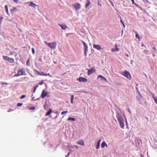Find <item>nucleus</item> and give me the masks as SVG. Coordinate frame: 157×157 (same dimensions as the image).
I'll use <instances>...</instances> for the list:
<instances>
[{
  "mask_svg": "<svg viewBox=\"0 0 157 157\" xmlns=\"http://www.w3.org/2000/svg\"><path fill=\"white\" fill-rule=\"evenodd\" d=\"M116 117L121 128H123L124 127V121L123 117L121 115L119 114H117Z\"/></svg>",
  "mask_w": 157,
  "mask_h": 157,
  "instance_id": "obj_1",
  "label": "nucleus"
},
{
  "mask_svg": "<svg viewBox=\"0 0 157 157\" xmlns=\"http://www.w3.org/2000/svg\"><path fill=\"white\" fill-rule=\"evenodd\" d=\"M74 98V95H72L71 96V104H73V99Z\"/></svg>",
  "mask_w": 157,
  "mask_h": 157,
  "instance_id": "obj_22",
  "label": "nucleus"
},
{
  "mask_svg": "<svg viewBox=\"0 0 157 157\" xmlns=\"http://www.w3.org/2000/svg\"><path fill=\"white\" fill-rule=\"evenodd\" d=\"M120 19H121L120 21H121V23L122 24H123V23H124L123 22V21L121 18V17H120Z\"/></svg>",
  "mask_w": 157,
  "mask_h": 157,
  "instance_id": "obj_38",
  "label": "nucleus"
},
{
  "mask_svg": "<svg viewBox=\"0 0 157 157\" xmlns=\"http://www.w3.org/2000/svg\"><path fill=\"white\" fill-rule=\"evenodd\" d=\"M16 8L15 7H13V9L12 10H16Z\"/></svg>",
  "mask_w": 157,
  "mask_h": 157,
  "instance_id": "obj_41",
  "label": "nucleus"
},
{
  "mask_svg": "<svg viewBox=\"0 0 157 157\" xmlns=\"http://www.w3.org/2000/svg\"><path fill=\"white\" fill-rule=\"evenodd\" d=\"M75 8L76 11L78 12V10L80 8L81 5L78 3H76L72 5Z\"/></svg>",
  "mask_w": 157,
  "mask_h": 157,
  "instance_id": "obj_3",
  "label": "nucleus"
},
{
  "mask_svg": "<svg viewBox=\"0 0 157 157\" xmlns=\"http://www.w3.org/2000/svg\"><path fill=\"white\" fill-rule=\"evenodd\" d=\"M132 3L133 4H134V0H131Z\"/></svg>",
  "mask_w": 157,
  "mask_h": 157,
  "instance_id": "obj_46",
  "label": "nucleus"
},
{
  "mask_svg": "<svg viewBox=\"0 0 157 157\" xmlns=\"http://www.w3.org/2000/svg\"><path fill=\"white\" fill-rule=\"evenodd\" d=\"M99 77H101V80H105L106 82H107V80H106V78H105V77H103L101 75H100L98 76V78H99Z\"/></svg>",
  "mask_w": 157,
  "mask_h": 157,
  "instance_id": "obj_19",
  "label": "nucleus"
},
{
  "mask_svg": "<svg viewBox=\"0 0 157 157\" xmlns=\"http://www.w3.org/2000/svg\"><path fill=\"white\" fill-rule=\"evenodd\" d=\"M35 71H36L38 73V74L40 75L45 76H46L48 75V76H50V75L49 73H48V74H44V72H41L40 73L39 71H37L36 70H35Z\"/></svg>",
  "mask_w": 157,
  "mask_h": 157,
  "instance_id": "obj_10",
  "label": "nucleus"
},
{
  "mask_svg": "<svg viewBox=\"0 0 157 157\" xmlns=\"http://www.w3.org/2000/svg\"><path fill=\"white\" fill-rule=\"evenodd\" d=\"M98 4L99 5L101 6H102L101 4L99 3V2L98 3Z\"/></svg>",
  "mask_w": 157,
  "mask_h": 157,
  "instance_id": "obj_47",
  "label": "nucleus"
},
{
  "mask_svg": "<svg viewBox=\"0 0 157 157\" xmlns=\"http://www.w3.org/2000/svg\"><path fill=\"white\" fill-rule=\"evenodd\" d=\"M25 95H23L21 96L20 98V99H22V98H25Z\"/></svg>",
  "mask_w": 157,
  "mask_h": 157,
  "instance_id": "obj_31",
  "label": "nucleus"
},
{
  "mask_svg": "<svg viewBox=\"0 0 157 157\" xmlns=\"http://www.w3.org/2000/svg\"><path fill=\"white\" fill-rule=\"evenodd\" d=\"M70 152H69L67 155H65V157H68L69 155H70Z\"/></svg>",
  "mask_w": 157,
  "mask_h": 157,
  "instance_id": "obj_39",
  "label": "nucleus"
},
{
  "mask_svg": "<svg viewBox=\"0 0 157 157\" xmlns=\"http://www.w3.org/2000/svg\"><path fill=\"white\" fill-rule=\"evenodd\" d=\"M141 46H142V47L144 46L145 47V46L144 45V44H142Z\"/></svg>",
  "mask_w": 157,
  "mask_h": 157,
  "instance_id": "obj_48",
  "label": "nucleus"
},
{
  "mask_svg": "<svg viewBox=\"0 0 157 157\" xmlns=\"http://www.w3.org/2000/svg\"><path fill=\"white\" fill-rule=\"evenodd\" d=\"M5 8L6 10V13L7 14H8V6L7 5H6L5 6Z\"/></svg>",
  "mask_w": 157,
  "mask_h": 157,
  "instance_id": "obj_23",
  "label": "nucleus"
},
{
  "mask_svg": "<svg viewBox=\"0 0 157 157\" xmlns=\"http://www.w3.org/2000/svg\"><path fill=\"white\" fill-rule=\"evenodd\" d=\"M123 75L126 77L128 79H131L132 77L130 73L128 71H124Z\"/></svg>",
  "mask_w": 157,
  "mask_h": 157,
  "instance_id": "obj_5",
  "label": "nucleus"
},
{
  "mask_svg": "<svg viewBox=\"0 0 157 157\" xmlns=\"http://www.w3.org/2000/svg\"><path fill=\"white\" fill-rule=\"evenodd\" d=\"M144 52H145V53H147L148 52V51L147 50H144Z\"/></svg>",
  "mask_w": 157,
  "mask_h": 157,
  "instance_id": "obj_49",
  "label": "nucleus"
},
{
  "mask_svg": "<svg viewBox=\"0 0 157 157\" xmlns=\"http://www.w3.org/2000/svg\"><path fill=\"white\" fill-rule=\"evenodd\" d=\"M26 64L27 65H30V61H29V59L28 60L27 62V63H26Z\"/></svg>",
  "mask_w": 157,
  "mask_h": 157,
  "instance_id": "obj_33",
  "label": "nucleus"
},
{
  "mask_svg": "<svg viewBox=\"0 0 157 157\" xmlns=\"http://www.w3.org/2000/svg\"><path fill=\"white\" fill-rule=\"evenodd\" d=\"M105 146H106V147H107V145L105 142L104 141L101 143V147L102 148H103Z\"/></svg>",
  "mask_w": 157,
  "mask_h": 157,
  "instance_id": "obj_17",
  "label": "nucleus"
},
{
  "mask_svg": "<svg viewBox=\"0 0 157 157\" xmlns=\"http://www.w3.org/2000/svg\"><path fill=\"white\" fill-rule=\"evenodd\" d=\"M73 147H74L76 148L77 149H78V146L77 145H74Z\"/></svg>",
  "mask_w": 157,
  "mask_h": 157,
  "instance_id": "obj_37",
  "label": "nucleus"
},
{
  "mask_svg": "<svg viewBox=\"0 0 157 157\" xmlns=\"http://www.w3.org/2000/svg\"><path fill=\"white\" fill-rule=\"evenodd\" d=\"M30 109L31 110H34L35 109V107H32L30 108Z\"/></svg>",
  "mask_w": 157,
  "mask_h": 157,
  "instance_id": "obj_35",
  "label": "nucleus"
},
{
  "mask_svg": "<svg viewBox=\"0 0 157 157\" xmlns=\"http://www.w3.org/2000/svg\"><path fill=\"white\" fill-rule=\"evenodd\" d=\"M13 1L16 3H17L18 1V0H13Z\"/></svg>",
  "mask_w": 157,
  "mask_h": 157,
  "instance_id": "obj_42",
  "label": "nucleus"
},
{
  "mask_svg": "<svg viewBox=\"0 0 157 157\" xmlns=\"http://www.w3.org/2000/svg\"><path fill=\"white\" fill-rule=\"evenodd\" d=\"M33 99H34V97H33L32 99V100H33Z\"/></svg>",
  "mask_w": 157,
  "mask_h": 157,
  "instance_id": "obj_52",
  "label": "nucleus"
},
{
  "mask_svg": "<svg viewBox=\"0 0 157 157\" xmlns=\"http://www.w3.org/2000/svg\"><path fill=\"white\" fill-rule=\"evenodd\" d=\"M125 121H126V123H127V120L126 119L125 120Z\"/></svg>",
  "mask_w": 157,
  "mask_h": 157,
  "instance_id": "obj_53",
  "label": "nucleus"
},
{
  "mask_svg": "<svg viewBox=\"0 0 157 157\" xmlns=\"http://www.w3.org/2000/svg\"><path fill=\"white\" fill-rule=\"evenodd\" d=\"M3 19V18L2 17L0 16V23H1Z\"/></svg>",
  "mask_w": 157,
  "mask_h": 157,
  "instance_id": "obj_30",
  "label": "nucleus"
},
{
  "mask_svg": "<svg viewBox=\"0 0 157 157\" xmlns=\"http://www.w3.org/2000/svg\"><path fill=\"white\" fill-rule=\"evenodd\" d=\"M101 141V140H98V143H99L100 144Z\"/></svg>",
  "mask_w": 157,
  "mask_h": 157,
  "instance_id": "obj_44",
  "label": "nucleus"
},
{
  "mask_svg": "<svg viewBox=\"0 0 157 157\" xmlns=\"http://www.w3.org/2000/svg\"><path fill=\"white\" fill-rule=\"evenodd\" d=\"M54 63H55V62H54Z\"/></svg>",
  "mask_w": 157,
  "mask_h": 157,
  "instance_id": "obj_56",
  "label": "nucleus"
},
{
  "mask_svg": "<svg viewBox=\"0 0 157 157\" xmlns=\"http://www.w3.org/2000/svg\"><path fill=\"white\" fill-rule=\"evenodd\" d=\"M151 93L152 95V98L154 99L155 103L157 104V98L155 97L154 94L153 93L151 92Z\"/></svg>",
  "mask_w": 157,
  "mask_h": 157,
  "instance_id": "obj_16",
  "label": "nucleus"
},
{
  "mask_svg": "<svg viewBox=\"0 0 157 157\" xmlns=\"http://www.w3.org/2000/svg\"><path fill=\"white\" fill-rule=\"evenodd\" d=\"M49 94L47 91L45 92V90H44L41 94V96L42 98H44L48 94Z\"/></svg>",
  "mask_w": 157,
  "mask_h": 157,
  "instance_id": "obj_6",
  "label": "nucleus"
},
{
  "mask_svg": "<svg viewBox=\"0 0 157 157\" xmlns=\"http://www.w3.org/2000/svg\"><path fill=\"white\" fill-rule=\"evenodd\" d=\"M43 83H44L43 81H41L39 83V84L40 85H42L43 84Z\"/></svg>",
  "mask_w": 157,
  "mask_h": 157,
  "instance_id": "obj_32",
  "label": "nucleus"
},
{
  "mask_svg": "<svg viewBox=\"0 0 157 157\" xmlns=\"http://www.w3.org/2000/svg\"><path fill=\"white\" fill-rule=\"evenodd\" d=\"M119 49L117 48H112L111 49L112 52H117L119 51Z\"/></svg>",
  "mask_w": 157,
  "mask_h": 157,
  "instance_id": "obj_18",
  "label": "nucleus"
},
{
  "mask_svg": "<svg viewBox=\"0 0 157 157\" xmlns=\"http://www.w3.org/2000/svg\"><path fill=\"white\" fill-rule=\"evenodd\" d=\"M9 59H12V58H9Z\"/></svg>",
  "mask_w": 157,
  "mask_h": 157,
  "instance_id": "obj_54",
  "label": "nucleus"
},
{
  "mask_svg": "<svg viewBox=\"0 0 157 157\" xmlns=\"http://www.w3.org/2000/svg\"><path fill=\"white\" fill-rule=\"evenodd\" d=\"M2 85H4V84H5V85H8V84L7 83H6V82H2Z\"/></svg>",
  "mask_w": 157,
  "mask_h": 157,
  "instance_id": "obj_36",
  "label": "nucleus"
},
{
  "mask_svg": "<svg viewBox=\"0 0 157 157\" xmlns=\"http://www.w3.org/2000/svg\"><path fill=\"white\" fill-rule=\"evenodd\" d=\"M36 90V89L34 88L33 91V92L34 93H35Z\"/></svg>",
  "mask_w": 157,
  "mask_h": 157,
  "instance_id": "obj_45",
  "label": "nucleus"
},
{
  "mask_svg": "<svg viewBox=\"0 0 157 157\" xmlns=\"http://www.w3.org/2000/svg\"><path fill=\"white\" fill-rule=\"evenodd\" d=\"M10 63H13L14 62V59H6Z\"/></svg>",
  "mask_w": 157,
  "mask_h": 157,
  "instance_id": "obj_29",
  "label": "nucleus"
},
{
  "mask_svg": "<svg viewBox=\"0 0 157 157\" xmlns=\"http://www.w3.org/2000/svg\"><path fill=\"white\" fill-rule=\"evenodd\" d=\"M22 105H23L22 103H18L17 104V106L19 107V106H22Z\"/></svg>",
  "mask_w": 157,
  "mask_h": 157,
  "instance_id": "obj_27",
  "label": "nucleus"
},
{
  "mask_svg": "<svg viewBox=\"0 0 157 157\" xmlns=\"http://www.w3.org/2000/svg\"><path fill=\"white\" fill-rule=\"evenodd\" d=\"M67 120H68V121L71 120V121H75V118H72V117H69L67 119Z\"/></svg>",
  "mask_w": 157,
  "mask_h": 157,
  "instance_id": "obj_21",
  "label": "nucleus"
},
{
  "mask_svg": "<svg viewBox=\"0 0 157 157\" xmlns=\"http://www.w3.org/2000/svg\"><path fill=\"white\" fill-rule=\"evenodd\" d=\"M52 109H50L47 113H46V114H45V116H48L49 115H50L51 113H52Z\"/></svg>",
  "mask_w": 157,
  "mask_h": 157,
  "instance_id": "obj_20",
  "label": "nucleus"
},
{
  "mask_svg": "<svg viewBox=\"0 0 157 157\" xmlns=\"http://www.w3.org/2000/svg\"><path fill=\"white\" fill-rule=\"evenodd\" d=\"M32 53L33 54H34L35 53V50H34V49L33 48H32Z\"/></svg>",
  "mask_w": 157,
  "mask_h": 157,
  "instance_id": "obj_34",
  "label": "nucleus"
},
{
  "mask_svg": "<svg viewBox=\"0 0 157 157\" xmlns=\"http://www.w3.org/2000/svg\"><path fill=\"white\" fill-rule=\"evenodd\" d=\"M44 42L45 43L46 45H48L49 43H48L46 41H44Z\"/></svg>",
  "mask_w": 157,
  "mask_h": 157,
  "instance_id": "obj_43",
  "label": "nucleus"
},
{
  "mask_svg": "<svg viewBox=\"0 0 157 157\" xmlns=\"http://www.w3.org/2000/svg\"><path fill=\"white\" fill-rule=\"evenodd\" d=\"M115 46L116 48H117V44H115Z\"/></svg>",
  "mask_w": 157,
  "mask_h": 157,
  "instance_id": "obj_50",
  "label": "nucleus"
},
{
  "mask_svg": "<svg viewBox=\"0 0 157 157\" xmlns=\"http://www.w3.org/2000/svg\"><path fill=\"white\" fill-rule=\"evenodd\" d=\"M74 147L73 146H70L69 148V150L71 151H73V149H74Z\"/></svg>",
  "mask_w": 157,
  "mask_h": 157,
  "instance_id": "obj_24",
  "label": "nucleus"
},
{
  "mask_svg": "<svg viewBox=\"0 0 157 157\" xmlns=\"http://www.w3.org/2000/svg\"><path fill=\"white\" fill-rule=\"evenodd\" d=\"M76 144L82 146H84L85 145L84 141L82 140H80L77 142Z\"/></svg>",
  "mask_w": 157,
  "mask_h": 157,
  "instance_id": "obj_13",
  "label": "nucleus"
},
{
  "mask_svg": "<svg viewBox=\"0 0 157 157\" xmlns=\"http://www.w3.org/2000/svg\"><path fill=\"white\" fill-rule=\"evenodd\" d=\"M26 74L24 69H21L18 71L17 73L15 74L13 77H18L21 75H25Z\"/></svg>",
  "mask_w": 157,
  "mask_h": 157,
  "instance_id": "obj_2",
  "label": "nucleus"
},
{
  "mask_svg": "<svg viewBox=\"0 0 157 157\" xmlns=\"http://www.w3.org/2000/svg\"><path fill=\"white\" fill-rule=\"evenodd\" d=\"M82 42L84 45V53L86 54V52L88 51V46L87 45L86 43L84 42V41H82Z\"/></svg>",
  "mask_w": 157,
  "mask_h": 157,
  "instance_id": "obj_8",
  "label": "nucleus"
},
{
  "mask_svg": "<svg viewBox=\"0 0 157 157\" xmlns=\"http://www.w3.org/2000/svg\"><path fill=\"white\" fill-rule=\"evenodd\" d=\"M51 49H55L56 46V42L50 43L48 44Z\"/></svg>",
  "mask_w": 157,
  "mask_h": 157,
  "instance_id": "obj_4",
  "label": "nucleus"
},
{
  "mask_svg": "<svg viewBox=\"0 0 157 157\" xmlns=\"http://www.w3.org/2000/svg\"><path fill=\"white\" fill-rule=\"evenodd\" d=\"M100 144L99 143H98L97 144L96 146V149H98L100 147Z\"/></svg>",
  "mask_w": 157,
  "mask_h": 157,
  "instance_id": "obj_26",
  "label": "nucleus"
},
{
  "mask_svg": "<svg viewBox=\"0 0 157 157\" xmlns=\"http://www.w3.org/2000/svg\"><path fill=\"white\" fill-rule=\"evenodd\" d=\"M26 4H28L29 6H31L34 8H35V6H37V5L33 3L32 2H29L25 3Z\"/></svg>",
  "mask_w": 157,
  "mask_h": 157,
  "instance_id": "obj_9",
  "label": "nucleus"
},
{
  "mask_svg": "<svg viewBox=\"0 0 157 157\" xmlns=\"http://www.w3.org/2000/svg\"><path fill=\"white\" fill-rule=\"evenodd\" d=\"M136 37L139 40H140V38L139 36V35L137 33H136Z\"/></svg>",
  "mask_w": 157,
  "mask_h": 157,
  "instance_id": "obj_28",
  "label": "nucleus"
},
{
  "mask_svg": "<svg viewBox=\"0 0 157 157\" xmlns=\"http://www.w3.org/2000/svg\"><path fill=\"white\" fill-rule=\"evenodd\" d=\"M38 85H36L34 86V88L36 89L38 87Z\"/></svg>",
  "mask_w": 157,
  "mask_h": 157,
  "instance_id": "obj_40",
  "label": "nucleus"
},
{
  "mask_svg": "<svg viewBox=\"0 0 157 157\" xmlns=\"http://www.w3.org/2000/svg\"><path fill=\"white\" fill-rule=\"evenodd\" d=\"M122 24L123 25L124 27H125V25L124 24V23H123V24Z\"/></svg>",
  "mask_w": 157,
  "mask_h": 157,
  "instance_id": "obj_51",
  "label": "nucleus"
},
{
  "mask_svg": "<svg viewBox=\"0 0 157 157\" xmlns=\"http://www.w3.org/2000/svg\"><path fill=\"white\" fill-rule=\"evenodd\" d=\"M95 72V69L94 67H93L90 69V70H88V75H90V74H91L94 72Z\"/></svg>",
  "mask_w": 157,
  "mask_h": 157,
  "instance_id": "obj_7",
  "label": "nucleus"
},
{
  "mask_svg": "<svg viewBox=\"0 0 157 157\" xmlns=\"http://www.w3.org/2000/svg\"><path fill=\"white\" fill-rule=\"evenodd\" d=\"M68 111H63V112H62L61 113V114L62 115H63V114H66L67 113H68Z\"/></svg>",
  "mask_w": 157,
  "mask_h": 157,
  "instance_id": "obj_25",
  "label": "nucleus"
},
{
  "mask_svg": "<svg viewBox=\"0 0 157 157\" xmlns=\"http://www.w3.org/2000/svg\"><path fill=\"white\" fill-rule=\"evenodd\" d=\"M91 3L89 0H86V3L85 5V8L87 9L88 7L90 5Z\"/></svg>",
  "mask_w": 157,
  "mask_h": 157,
  "instance_id": "obj_15",
  "label": "nucleus"
},
{
  "mask_svg": "<svg viewBox=\"0 0 157 157\" xmlns=\"http://www.w3.org/2000/svg\"><path fill=\"white\" fill-rule=\"evenodd\" d=\"M93 47L98 50H100L101 48V47L99 45L94 44Z\"/></svg>",
  "mask_w": 157,
  "mask_h": 157,
  "instance_id": "obj_14",
  "label": "nucleus"
},
{
  "mask_svg": "<svg viewBox=\"0 0 157 157\" xmlns=\"http://www.w3.org/2000/svg\"><path fill=\"white\" fill-rule=\"evenodd\" d=\"M58 25L61 27L62 29L63 30H65L67 28V26L65 24H58Z\"/></svg>",
  "mask_w": 157,
  "mask_h": 157,
  "instance_id": "obj_12",
  "label": "nucleus"
},
{
  "mask_svg": "<svg viewBox=\"0 0 157 157\" xmlns=\"http://www.w3.org/2000/svg\"><path fill=\"white\" fill-rule=\"evenodd\" d=\"M78 80L79 82H86L87 81V79L86 78L82 77L79 78Z\"/></svg>",
  "mask_w": 157,
  "mask_h": 157,
  "instance_id": "obj_11",
  "label": "nucleus"
},
{
  "mask_svg": "<svg viewBox=\"0 0 157 157\" xmlns=\"http://www.w3.org/2000/svg\"><path fill=\"white\" fill-rule=\"evenodd\" d=\"M141 156H142V157H144V156L142 155H141Z\"/></svg>",
  "mask_w": 157,
  "mask_h": 157,
  "instance_id": "obj_55",
  "label": "nucleus"
}]
</instances>
